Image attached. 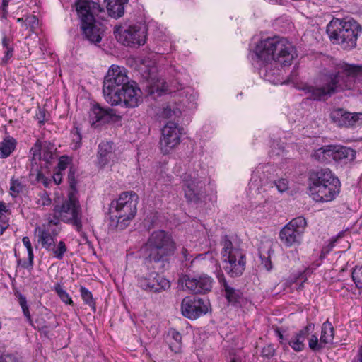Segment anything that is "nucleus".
Masks as SVG:
<instances>
[{
  "label": "nucleus",
  "mask_w": 362,
  "mask_h": 362,
  "mask_svg": "<svg viewBox=\"0 0 362 362\" xmlns=\"http://www.w3.org/2000/svg\"><path fill=\"white\" fill-rule=\"evenodd\" d=\"M334 329L332 323L327 320L322 325L320 339L316 334L309 338L308 346L313 351H320L327 345L332 344L334 339Z\"/></svg>",
  "instance_id": "obj_20"
},
{
  "label": "nucleus",
  "mask_w": 362,
  "mask_h": 362,
  "mask_svg": "<svg viewBox=\"0 0 362 362\" xmlns=\"http://www.w3.org/2000/svg\"><path fill=\"white\" fill-rule=\"evenodd\" d=\"M22 242H23V245L27 249L28 259V261H24L22 263L21 261H19L18 263L21 264V266L23 268L33 267L34 254H33V247H32L31 243L30 241V239L28 237H23L22 239Z\"/></svg>",
  "instance_id": "obj_34"
},
{
  "label": "nucleus",
  "mask_w": 362,
  "mask_h": 362,
  "mask_svg": "<svg viewBox=\"0 0 362 362\" xmlns=\"http://www.w3.org/2000/svg\"><path fill=\"white\" fill-rule=\"evenodd\" d=\"M204 185V182L196 175L186 173L183 177V190L187 200L191 202L199 201Z\"/></svg>",
  "instance_id": "obj_22"
},
{
  "label": "nucleus",
  "mask_w": 362,
  "mask_h": 362,
  "mask_svg": "<svg viewBox=\"0 0 362 362\" xmlns=\"http://www.w3.org/2000/svg\"><path fill=\"white\" fill-rule=\"evenodd\" d=\"M58 225V221L49 217L47 223L35 228V233L42 248L49 247L52 243H57V238L61 230Z\"/></svg>",
  "instance_id": "obj_17"
},
{
  "label": "nucleus",
  "mask_w": 362,
  "mask_h": 362,
  "mask_svg": "<svg viewBox=\"0 0 362 362\" xmlns=\"http://www.w3.org/2000/svg\"><path fill=\"white\" fill-rule=\"evenodd\" d=\"M8 4V0H3V5L4 6H7Z\"/></svg>",
  "instance_id": "obj_60"
},
{
  "label": "nucleus",
  "mask_w": 362,
  "mask_h": 362,
  "mask_svg": "<svg viewBox=\"0 0 362 362\" xmlns=\"http://www.w3.org/2000/svg\"><path fill=\"white\" fill-rule=\"evenodd\" d=\"M209 308V301L197 297H185L181 304L182 315L191 320H195L205 315Z\"/></svg>",
  "instance_id": "obj_18"
},
{
  "label": "nucleus",
  "mask_w": 362,
  "mask_h": 362,
  "mask_svg": "<svg viewBox=\"0 0 362 362\" xmlns=\"http://www.w3.org/2000/svg\"><path fill=\"white\" fill-rule=\"evenodd\" d=\"M8 227V221H2V223L1 224V233L2 234L3 232Z\"/></svg>",
  "instance_id": "obj_57"
},
{
  "label": "nucleus",
  "mask_w": 362,
  "mask_h": 362,
  "mask_svg": "<svg viewBox=\"0 0 362 362\" xmlns=\"http://www.w3.org/2000/svg\"><path fill=\"white\" fill-rule=\"evenodd\" d=\"M280 193L286 192L288 189V182L286 179H279L272 182Z\"/></svg>",
  "instance_id": "obj_44"
},
{
  "label": "nucleus",
  "mask_w": 362,
  "mask_h": 362,
  "mask_svg": "<svg viewBox=\"0 0 362 362\" xmlns=\"http://www.w3.org/2000/svg\"><path fill=\"white\" fill-rule=\"evenodd\" d=\"M309 192L316 202H328L339 193L341 183L329 168L313 170L309 173Z\"/></svg>",
  "instance_id": "obj_4"
},
{
  "label": "nucleus",
  "mask_w": 362,
  "mask_h": 362,
  "mask_svg": "<svg viewBox=\"0 0 362 362\" xmlns=\"http://www.w3.org/2000/svg\"><path fill=\"white\" fill-rule=\"evenodd\" d=\"M18 303L21 307V309H22L24 316L26 317L27 321L30 324H32L33 320H32V317H31V315H30V313L29 311V308H28V305L27 303L26 298L22 294H19L18 295Z\"/></svg>",
  "instance_id": "obj_38"
},
{
  "label": "nucleus",
  "mask_w": 362,
  "mask_h": 362,
  "mask_svg": "<svg viewBox=\"0 0 362 362\" xmlns=\"http://www.w3.org/2000/svg\"><path fill=\"white\" fill-rule=\"evenodd\" d=\"M274 354V348L272 345L264 346L262 350V356L269 358Z\"/></svg>",
  "instance_id": "obj_45"
},
{
  "label": "nucleus",
  "mask_w": 362,
  "mask_h": 362,
  "mask_svg": "<svg viewBox=\"0 0 362 362\" xmlns=\"http://www.w3.org/2000/svg\"><path fill=\"white\" fill-rule=\"evenodd\" d=\"M129 82L127 71L123 66L112 65L105 76L103 93L106 102L115 95V92Z\"/></svg>",
  "instance_id": "obj_12"
},
{
  "label": "nucleus",
  "mask_w": 362,
  "mask_h": 362,
  "mask_svg": "<svg viewBox=\"0 0 362 362\" xmlns=\"http://www.w3.org/2000/svg\"><path fill=\"white\" fill-rule=\"evenodd\" d=\"M223 269L231 277L240 276L245 269V256L243 250L225 238L222 242Z\"/></svg>",
  "instance_id": "obj_9"
},
{
  "label": "nucleus",
  "mask_w": 362,
  "mask_h": 362,
  "mask_svg": "<svg viewBox=\"0 0 362 362\" xmlns=\"http://www.w3.org/2000/svg\"><path fill=\"white\" fill-rule=\"evenodd\" d=\"M2 217L0 216V219Z\"/></svg>",
  "instance_id": "obj_63"
},
{
  "label": "nucleus",
  "mask_w": 362,
  "mask_h": 362,
  "mask_svg": "<svg viewBox=\"0 0 362 362\" xmlns=\"http://www.w3.org/2000/svg\"><path fill=\"white\" fill-rule=\"evenodd\" d=\"M259 257L260 258L262 259V257H264V258L265 259L264 262H262V264H264V267L265 269L267 270V271H269L271 270L272 269V262L268 259L263 254L262 252H261V250L259 251Z\"/></svg>",
  "instance_id": "obj_51"
},
{
  "label": "nucleus",
  "mask_w": 362,
  "mask_h": 362,
  "mask_svg": "<svg viewBox=\"0 0 362 362\" xmlns=\"http://www.w3.org/2000/svg\"><path fill=\"white\" fill-rule=\"evenodd\" d=\"M52 180L56 185H59L62 180V172L57 170L52 176Z\"/></svg>",
  "instance_id": "obj_50"
},
{
  "label": "nucleus",
  "mask_w": 362,
  "mask_h": 362,
  "mask_svg": "<svg viewBox=\"0 0 362 362\" xmlns=\"http://www.w3.org/2000/svg\"><path fill=\"white\" fill-rule=\"evenodd\" d=\"M29 179L33 184L42 182L45 187H48L51 182L42 173L40 166L36 165H30Z\"/></svg>",
  "instance_id": "obj_31"
},
{
  "label": "nucleus",
  "mask_w": 362,
  "mask_h": 362,
  "mask_svg": "<svg viewBox=\"0 0 362 362\" xmlns=\"http://www.w3.org/2000/svg\"><path fill=\"white\" fill-rule=\"evenodd\" d=\"M113 110L111 108L104 109L99 105H95L89 112L90 122L92 125L97 122H107L113 115Z\"/></svg>",
  "instance_id": "obj_26"
},
{
  "label": "nucleus",
  "mask_w": 362,
  "mask_h": 362,
  "mask_svg": "<svg viewBox=\"0 0 362 362\" xmlns=\"http://www.w3.org/2000/svg\"><path fill=\"white\" fill-rule=\"evenodd\" d=\"M264 168L263 165H259L253 171L249 182L250 190L259 191L262 186L268 183V177L265 175V171L263 170Z\"/></svg>",
  "instance_id": "obj_27"
},
{
  "label": "nucleus",
  "mask_w": 362,
  "mask_h": 362,
  "mask_svg": "<svg viewBox=\"0 0 362 362\" xmlns=\"http://www.w3.org/2000/svg\"><path fill=\"white\" fill-rule=\"evenodd\" d=\"M138 196L134 192H122L110 206L111 229L124 230L135 216L137 211Z\"/></svg>",
  "instance_id": "obj_5"
},
{
  "label": "nucleus",
  "mask_w": 362,
  "mask_h": 362,
  "mask_svg": "<svg viewBox=\"0 0 362 362\" xmlns=\"http://www.w3.org/2000/svg\"><path fill=\"white\" fill-rule=\"evenodd\" d=\"M181 112L177 108H172L170 106L164 107L162 112V116L165 118H171L173 116L179 117Z\"/></svg>",
  "instance_id": "obj_43"
},
{
  "label": "nucleus",
  "mask_w": 362,
  "mask_h": 362,
  "mask_svg": "<svg viewBox=\"0 0 362 362\" xmlns=\"http://www.w3.org/2000/svg\"><path fill=\"white\" fill-rule=\"evenodd\" d=\"M253 62L265 79L274 82L273 67L289 66L297 57L296 49L286 38L274 37L261 40L255 47Z\"/></svg>",
  "instance_id": "obj_1"
},
{
  "label": "nucleus",
  "mask_w": 362,
  "mask_h": 362,
  "mask_svg": "<svg viewBox=\"0 0 362 362\" xmlns=\"http://www.w3.org/2000/svg\"><path fill=\"white\" fill-rule=\"evenodd\" d=\"M13 52V47L5 49V52H4L5 54H4V57L2 59V61L4 62H7L9 60V59L12 57Z\"/></svg>",
  "instance_id": "obj_52"
},
{
  "label": "nucleus",
  "mask_w": 362,
  "mask_h": 362,
  "mask_svg": "<svg viewBox=\"0 0 362 362\" xmlns=\"http://www.w3.org/2000/svg\"><path fill=\"white\" fill-rule=\"evenodd\" d=\"M114 33L117 40L126 46H141L145 44L146 40V30L141 25L116 27Z\"/></svg>",
  "instance_id": "obj_14"
},
{
  "label": "nucleus",
  "mask_w": 362,
  "mask_h": 362,
  "mask_svg": "<svg viewBox=\"0 0 362 362\" xmlns=\"http://www.w3.org/2000/svg\"><path fill=\"white\" fill-rule=\"evenodd\" d=\"M171 334L173 340L175 341V344H171L170 347L172 351L175 353H178L181 350L182 336L178 332H176L175 330L172 331Z\"/></svg>",
  "instance_id": "obj_40"
},
{
  "label": "nucleus",
  "mask_w": 362,
  "mask_h": 362,
  "mask_svg": "<svg viewBox=\"0 0 362 362\" xmlns=\"http://www.w3.org/2000/svg\"><path fill=\"white\" fill-rule=\"evenodd\" d=\"M9 213L10 210L7 204L4 202L0 201V216L2 217L5 214Z\"/></svg>",
  "instance_id": "obj_49"
},
{
  "label": "nucleus",
  "mask_w": 362,
  "mask_h": 362,
  "mask_svg": "<svg viewBox=\"0 0 362 362\" xmlns=\"http://www.w3.org/2000/svg\"><path fill=\"white\" fill-rule=\"evenodd\" d=\"M69 180H70V186L71 188H74V174L71 173V170H69Z\"/></svg>",
  "instance_id": "obj_56"
},
{
  "label": "nucleus",
  "mask_w": 362,
  "mask_h": 362,
  "mask_svg": "<svg viewBox=\"0 0 362 362\" xmlns=\"http://www.w3.org/2000/svg\"><path fill=\"white\" fill-rule=\"evenodd\" d=\"M352 280L356 287L358 289L362 288V267H355L351 273Z\"/></svg>",
  "instance_id": "obj_39"
},
{
  "label": "nucleus",
  "mask_w": 362,
  "mask_h": 362,
  "mask_svg": "<svg viewBox=\"0 0 362 362\" xmlns=\"http://www.w3.org/2000/svg\"><path fill=\"white\" fill-rule=\"evenodd\" d=\"M45 114L44 111L40 110L37 114V118L39 119V122L42 123L45 120Z\"/></svg>",
  "instance_id": "obj_55"
},
{
  "label": "nucleus",
  "mask_w": 362,
  "mask_h": 362,
  "mask_svg": "<svg viewBox=\"0 0 362 362\" xmlns=\"http://www.w3.org/2000/svg\"><path fill=\"white\" fill-rule=\"evenodd\" d=\"M80 293L83 302L92 308L95 309V303L93 300L91 292L84 286H81Z\"/></svg>",
  "instance_id": "obj_37"
},
{
  "label": "nucleus",
  "mask_w": 362,
  "mask_h": 362,
  "mask_svg": "<svg viewBox=\"0 0 362 362\" xmlns=\"http://www.w3.org/2000/svg\"><path fill=\"white\" fill-rule=\"evenodd\" d=\"M175 248L171 235L163 230H158L151 234L143 250L150 261L159 262L167 260Z\"/></svg>",
  "instance_id": "obj_7"
},
{
  "label": "nucleus",
  "mask_w": 362,
  "mask_h": 362,
  "mask_svg": "<svg viewBox=\"0 0 362 362\" xmlns=\"http://www.w3.org/2000/svg\"><path fill=\"white\" fill-rule=\"evenodd\" d=\"M72 159L68 156H62L59 158L57 170L63 172L65 170L69 165L71 163Z\"/></svg>",
  "instance_id": "obj_42"
},
{
  "label": "nucleus",
  "mask_w": 362,
  "mask_h": 362,
  "mask_svg": "<svg viewBox=\"0 0 362 362\" xmlns=\"http://www.w3.org/2000/svg\"><path fill=\"white\" fill-rule=\"evenodd\" d=\"M25 21L27 24L33 28H35L38 25V20L34 15L27 17Z\"/></svg>",
  "instance_id": "obj_48"
},
{
  "label": "nucleus",
  "mask_w": 362,
  "mask_h": 362,
  "mask_svg": "<svg viewBox=\"0 0 362 362\" xmlns=\"http://www.w3.org/2000/svg\"><path fill=\"white\" fill-rule=\"evenodd\" d=\"M0 362H18V360L12 354H4L0 356Z\"/></svg>",
  "instance_id": "obj_47"
},
{
  "label": "nucleus",
  "mask_w": 362,
  "mask_h": 362,
  "mask_svg": "<svg viewBox=\"0 0 362 362\" xmlns=\"http://www.w3.org/2000/svg\"><path fill=\"white\" fill-rule=\"evenodd\" d=\"M332 145H328L315 150L313 157L321 163H329L332 160Z\"/></svg>",
  "instance_id": "obj_32"
},
{
  "label": "nucleus",
  "mask_w": 362,
  "mask_h": 362,
  "mask_svg": "<svg viewBox=\"0 0 362 362\" xmlns=\"http://www.w3.org/2000/svg\"><path fill=\"white\" fill-rule=\"evenodd\" d=\"M358 356L359 362H362V350L359 351V352L358 354Z\"/></svg>",
  "instance_id": "obj_59"
},
{
  "label": "nucleus",
  "mask_w": 362,
  "mask_h": 362,
  "mask_svg": "<svg viewBox=\"0 0 362 362\" xmlns=\"http://www.w3.org/2000/svg\"><path fill=\"white\" fill-rule=\"evenodd\" d=\"M332 160L347 163L355 158L356 152L351 148L342 146H332Z\"/></svg>",
  "instance_id": "obj_28"
},
{
  "label": "nucleus",
  "mask_w": 362,
  "mask_h": 362,
  "mask_svg": "<svg viewBox=\"0 0 362 362\" xmlns=\"http://www.w3.org/2000/svg\"><path fill=\"white\" fill-rule=\"evenodd\" d=\"M181 254L185 259V260L188 261L190 260L192 257H193V255H191L187 248L182 247L181 250Z\"/></svg>",
  "instance_id": "obj_53"
},
{
  "label": "nucleus",
  "mask_w": 362,
  "mask_h": 362,
  "mask_svg": "<svg viewBox=\"0 0 362 362\" xmlns=\"http://www.w3.org/2000/svg\"><path fill=\"white\" fill-rule=\"evenodd\" d=\"M307 227V221L303 216L291 220L279 231V240L286 247L298 246L302 243Z\"/></svg>",
  "instance_id": "obj_10"
},
{
  "label": "nucleus",
  "mask_w": 362,
  "mask_h": 362,
  "mask_svg": "<svg viewBox=\"0 0 362 362\" xmlns=\"http://www.w3.org/2000/svg\"><path fill=\"white\" fill-rule=\"evenodd\" d=\"M330 118L334 124L340 127H352L362 119V113H350L341 108L333 110Z\"/></svg>",
  "instance_id": "obj_23"
},
{
  "label": "nucleus",
  "mask_w": 362,
  "mask_h": 362,
  "mask_svg": "<svg viewBox=\"0 0 362 362\" xmlns=\"http://www.w3.org/2000/svg\"><path fill=\"white\" fill-rule=\"evenodd\" d=\"M180 286L194 293L204 294L209 292L213 286V279L206 274L196 276L182 275L178 280Z\"/></svg>",
  "instance_id": "obj_15"
},
{
  "label": "nucleus",
  "mask_w": 362,
  "mask_h": 362,
  "mask_svg": "<svg viewBox=\"0 0 362 362\" xmlns=\"http://www.w3.org/2000/svg\"><path fill=\"white\" fill-rule=\"evenodd\" d=\"M314 327V324L309 323L297 332L291 340L288 341V344L294 351H302L305 346L304 341L310 333L313 331Z\"/></svg>",
  "instance_id": "obj_24"
},
{
  "label": "nucleus",
  "mask_w": 362,
  "mask_h": 362,
  "mask_svg": "<svg viewBox=\"0 0 362 362\" xmlns=\"http://www.w3.org/2000/svg\"><path fill=\"white\" fill-rule=\"evenodd\" d=\"M278 336H279V338L280 339V342L281 344H286L288 343V341L284 342V337H283V334L281 332H278Z\"/></svg>",
  "instance_id": "obj_58"
},
{
  "label": "nucleus",
  "mask_w": 362,
  "mask_h": 362,
  "mask_svg": "<svg viewBox=\"0 0 362 362\" xmlns=\"http://www.w3.org/2000/svg\"><path fill=\"white\" fill-rule=\"evenodd\" d=\"M137 286L147 292L159 293L170 286V281L155 271L141 269L136 276Z\"/></svg>",
  "instance_id": "obj_13"
},
{
  "label": "nucleus",
  "mask_w": 362,
  "mask_h": 362,
  "mask_svg": "<svg viewBox=\"0 0 362 362\" xmlns=\"http://www.w3.org/2000/svg\"><path fill=\"white\" fill-rule=\"evenodd\" d=\"M141 90L134 81H129L120 88L107 101L112 106L120 105L125 107H136L142 101Z\"/></svg>",
  "instance_id": "obj_11"
},
{
  "label": "nucleus",
  "mask_w": 362,
  "mask_h": 362,
  "mask_svg": "<svg viewBox=\"0 0 362 362\" xmlns=\"http://www.w3.org/2000/svg\"><path fill=\"white\" fill-rule=\"evenodd\" d=\"M217 279L221 284L222 289L224 291L225 297L228 301L232 304L239 302L242 298V293L238 289L231 287L226 281L223 273L218 272Z\"/></svg>",
  "instance_id": "obj_25"
},
{
  "label": "nucleus",
  "mask_w": 362,
  "mask_h": 362,
  "mask_svg": "<svg viewBox=\"0 0 362 362\" xmlns=\"http://www.w3.org/2000/svg\"><path fill=\"white\" fill-rule=\"evenodd\" d=\"M35 203L37 207L49 206L52 203V199L46 191H42L38 193L35 198Z\"/></svg>",
  "instance_id": "obj_35"
},
{
  "label": "nucleus",
  "mask_w": 362,
  "mask_h": 362,
  "mask_svg": "<svg viewBox=\"0 0 362 362\" xmlns=\"http://www.w3.org/2000/svg\"><path fill=\"white\" fill-rule=\"evenodd\" d=\"M78 139L80 141L81 140V136L77 133Z\"/></svg>",
  "instance_id": "obj_62"
},
{
  "label": "nucleus",
  "mask_w": 362,
  "mask_h": 362,
  "mask_svg": "<svg viewBox=\"0 0 362 362\" xmlns=\"http://www.w3.org/2000/svg\"><path fill=\"white\" fill-rule=\"evenodd\" d=\"M361 28L353 19L334 18L327 25V33L332 42L344 49H351L356 45Z\"/></svg>",
  "instance_id": "obj_6"
},
{
  "label": "nucleus",
  "mask_w": 362,
  "mask_h": 362,
  "mask_svg": "<svg viewBox=\"0 0 362 362\" xmlns=\"http://www.w3.org/2000/svg\"><path fill=\"white\" fill-rule=\"evenodd\" d=\"M17 144L16 140L11 136H6L1 141H0V158H6L16 149Z\"/></svg>",
  "instance_id": "obj_30"
},
{
  "label": "nucleus",
  "mask_w": 362,
  "mask_h": 362,
  "mask_svg": "<svg viewBox=\"0 0 362 362\" xmlns=\"http://www.w3.org/2000/svg\"><path fill=\"white\" fill-rule=\"evenodd\" d=\"M48 252H50L53 257L58 260H62L64 258V254L67 252L68 249L63 240H60L57 244L52 243L51 247L45 248Z\"/></svg>",
  "instance_id": "obj_33"
},
{
  "label": "nucleus",
  "mask_w": 362,
  "mask_h": 362,
  "mask_svg": "<svg viewBox=\"0 0 362 362\" xmlns=\"http://www.w3.org/2000/svg\"><path fill=\"white\" fill-rule=\"evenodd\" d=\"M23 185L18 180L12 178L10 182V191L13 197L17 196L23 191Z\"/></svg>",
  "instance_id": "obj_41"
},
{
  "label": "nucleus",
  "mask_w": 362,
  "mask_h": 362,
  "mask_svg": "<svg viewBox=\"0 0 362 362\" xmlns=\"http://www.w3.org/2000/svg\"><path fill=\"white\" fill-rule=\"evenodd\" d=\"M74 5L84 38L90 43H99L105 30L104 25L96 19L102 11L100 5L91 0H76Z\"/></svg>",
  "instance_id": "obj_3"
},
{
  "label": "nucleus",
  "mask_w": 362,
  "mask_h": 362,
  "mask_svg": "<svg viewBox=\"0 0 362 362\" xmlns=\"http://www.w3.org/2000/svg\"><path fill=\"white\" fill-rule=\"evenodd\" d=\"M56 148L54 144L49 141L37 140L30 149L31 158L30 165H39V162L44 160L46 164H50L55 158Z\"/></svg>",
  "instance_id": "obj_16"
},
{
  "label": "nucleus",
  "mask_w": 362,
  "mask_h": 362,
  "mask_svg": "<svg viewBox=\"0 0 362 362\" xmlns=\"http://www.w3.org/2000/svg\"><path fill=\"white\" fill-rule=\"evenodd\" d=\"M180 129L176 123L168 122L162 129L160 148L163 154L169 153L180 142Z\"/></svg>",
  "instance_id": "obj_19"
},
{
  "label": "nucleus",
  "mask_w": 362,
  "mask_h": 362,
  "mask_svg": "<svg viewBox=\"0 0 362 362\" xmlns=\"http://www.w3.org/2000/svg\"><path fill=\"white\" fill-rule=\"evenodd\" d=\"M362 73V66L344 64L336 73H327L320 78V85L304 84L300 89L313 100H326L334 93L354 87L355 79Z\"/></svg>",
  "instance_id": "obj_2"
},
{
  "label": "nucleus",
  "mask_w": 362,
  "mask_h": 362,
  "mask_svg": "<svg viewBox=\"0 0 362 362\" xmlns=\"http://www.w3.org/2000/svg\"><path fill=\"white\" fill-rule=\"evenodd\" d=\"M54 291L62 301L67 305H73L74 303L71 298L60 284H57L55 285Z\"/></svg>",
  "instance_id": "obj_36"
},
{
  "label": "nucleus",
  "mask_w": 362,
  "mask_h": 362,
  "mask_svg": "<svg viewBox=\"0 0 362 362\" xmlns=\"http://www.w3.org/2000/svg\"><path fill=\"white\" fill-rule=\"evenodd\" d=\"M228 362H243L240 354L230 352L228 358Z\"/></svg>",
  "instance_id": "obj_46"
},
{
  "label": "nucleus",
  "mask_w": 362,
  "mask_h": 362,
  "mask_svg": "<svg viewBox=\"0 0 362 362\" xmlns=\"http://www.w3.org/2000/svg\"><path fill=\"white\" fill-rule=\"evenodd\" d=\"M117 160V157L113 142L109 141L100 142L98 146L96 166L99 169H103L112 166Z\"/></svg>",
  "instance_id": "obj_21"
},
{
  "label": "nucleus",
  "mask_w": 362,
  "mask_h": 362,
  "mask_svg": "<svg viewBox=\"0 0 362 362\" xmlns=\"http://www.w3.org/2000/svg\"><path fill=\"white\" fill-rule=\"evenodd\" d=\"M10 44H11L10 39L8 37L4 36L2 39V45H3L4 48L7 49V48L12 47Z\"/></svg>",
  "instance_id": "obj_54"
},
{
  "label": "nucleus",
  "mask_w": 362,
  "mask_h": 362,
  "mask_svg": "<svg viewBox=\"0 0 362 362\" xmlns=\"http://www.w3.org/2000/svg\"><path fill=\"white\" fill-rule=\"evenodd\" d=\"M107 3V10L109 15L114 18H118L124 15V6L127 4L128 0H105Z\"/></svg>",
  "instance_id": "obj_29"
},
{
  "label": "nucleus",
  "mask_w": 362,
  "mask_h": 362,
  "mask_svg": "<svg viewBox=\"0 0 362 362\" xmlns=\"http://www.w3.org/2000/svg\"><path fill=\"white\" fill-rule=\"evenodd\" d=\"M81 207L78 199L72 194H69L61 205H55L53 209V218L54 221L71 223L75 229L80 232L82 229Z\"/></svg>",
  "instance_id": "obj_8"
},
{
  "label": "nucleus",
  "mask_w": 362,
  "mask_h": 362,
  "mask_svg": "<svg viewBox=\"0 0 362 362\" xmlns=\"http://www.w3.org/2000/svg\"><path fill=\"white\" fill-rule=\"evenodd\" d=\"M335 242H336V239H334V240H332V241L331 242V243H330V245H331V247H333L334 246V243H335Z\"/></svg>",
  "instance_id": "obj_61"
}]
</instances>
